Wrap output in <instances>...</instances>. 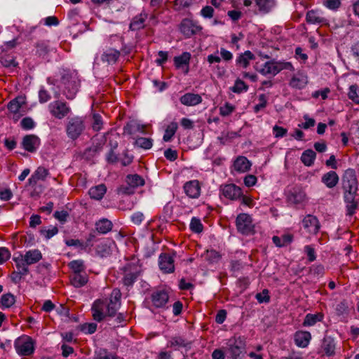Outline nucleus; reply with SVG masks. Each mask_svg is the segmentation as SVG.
<instances>
[{"label":"nucleus","mask_w":359,"mask_h":359,"mask_svg":"<svg viewBox=\"0 0 359 359\" xmlns=\"http://www.w3.org/2000/svg\"><path fill=\"white\" fill-rule=\"evenodd\" d=\"M41 234L43 235L46 239H50L58 233V228L57 226H53L49 229H41Z\"/></svg>","instance_id":"680f3d73"},{"label":"nucleus","mask_w":359,"mask_h":359,"mask_svg":"<svg viewBox=\"0 0 359 359\" xmlns=\"http://www.w3.org/2000/svg\"><path fill=\"white\" fill-rule=\"evenodd\" d=\"M1 65L5 67H15L18 63L15 61L13 56L6 55L2 56L0 59Z\"/></svg>","instance_id":"8fccbe9b"},{"label":"nucleus","mask_w":359,"mask_h":359,"mask_svg":"<svg viewBox=\"0 0 359 359\" xmlns=\"http://www.w3.org/2000/svg\"><path fill=\"white\" fill-rule=\"evenodd\" d=\"M304 252L306 253L308 260L311 262L316 260V252L314 248L311 245H306L304 247Z\"/></svg>","instance_id":"338daca9"},{"label":"nucleus","mask_w":359,"mask_h":359,"mask_svg":"<svg viewBox=\"0 0 359 359\" xmlns=\"http://www.w3.org/2000/svg\"><path fill=\"white\" fill-rule=\"evenodd\" d=\"M13 260L15 262L17 271H19L21 274H24L25 276L29 273V265L22 258V255H20L18 257L13 258Z\"/></svg>","instance_id":"58836bf2"},{"label":"nucleus","mask_w":359,"mask_h":359,"mask_svg":"<svg viewBox=\"0 0 359 359\" xmlns=\"http://www.w3.org/2000/svg\"><path fill=\"white\" fill-rule=\"evenodd\" d=\"M306 21L309 24H322L325 20L318 10H310L306 13Z\"/></svg>","instance_id":"2f4dec72"},{"label":"nucleus","mask_w":359,"mask_h":359,"mask_svg":"<svg viewBox=\"0 0 359 359\" xmlns=\"http://www.w3.org/2000/svg\"><path fill=\"white\" fill-rule=\"evenodd\" d=\"M293 240V235L290 233H285L280 237L274 236L272 238L273 243L279 248L286 246L292 243Z\"/></svg>","instance_id":"f704fd0d"},{"label":"nucleus","mask_w":359,"mask_h":359,"mask_svg":"<svg viewBox=\"0 0 359 359\" xmlns=\"http://www.w3.org/2000/svg\"><path fill=\"white\" fill-rule=\"evenodd\" d=\"M316 154L312 149L305 150L301 156V161L306 166H311L314 163Z\"/></svg>","instance_id":"c9c22d12"},{"label":"nucleus","mask_w":359,"mask_h":359,"mask_svg":"<svg viewBox=\"0 0 359 359\" xmlns=\"http://www.w3.org/2000/svg\"><path fill=\"white\" fill-rule=\"evenodd\" d=\"M255 59V55L251 51L246 50L236 58V62L237 65L246 68L250 65V61Z\"/></svg>","instance_id":"c756f323"},{"label":"nucleus","mask_w":359,"mask_h":359,"mask_svg":"<svg viewBox=\"0 0 359 359\" xmlns=\"http://www.w3.org/2000/svg\"><path fill=\"white\" fill-rule=\"evenodd\" d=\"M190 343L187 342L184 338L182 337H172L168 343V347H173L175 346L180 347H186L189 345Z\"/></svg>","instance_id":"de8ad7c7"},{"label":"nucleus","mask_w":359,"mask_h":359,"mask_svg":"<svg viewBox=\"0 0 359 359\" xmlns=\"http://www.w3.org/2000/svg\"><path fill=\"white\" fill-rule=\"evenodd\" d=\"M343 190L344 201L346 205V215L352 216L358 207V188H341Z\"/></svg>","instance_id":"39448f33"},{"label":"nucleus","mask_w":359,"mask_h":359,"mask_svg":"<svg viewBox=\"0 0 359 359\" xmlns=\"http://www.w3.org/2000/svg\"><path fill=\"white\" fill-rule=\"evenodd\" d=\"M93 129L95 131H99L102 127V120L100 115L95 114L93 116Z\"/></svg>","instance_id":"052dcab7"},{"label":"nucleus","mask_w":359,"mask_h":359,"mask_svg":"<svg viewBox=\"0 0 359 359\" xmlns=\"http://www.w3.org/2000/svg\"><path fill=\"white\" fill-rule=\"evenodd\" d=\"M283 69H293V66L290 62H280L275 60L266 62L260 73L263 75L273 74L276 75Z\"/></svg>","instance_id":"6e6552de"},{"label":"nucleus","mask_w":359,"mask_h":359,"mask_svg":"<svg viewBox=\"0 0 359 359\" xmlns=\"http://www.w3.org/2000/svg\"><path fill=\"white\" fill-rule=\"evenodd\" d=\"M226 353L231 359L242 358L246 353V341L244 337L234 335L226 343Z\"/></svg>","instance_id":"7ed1b4c3"},{"label":"nucleus","mask_w":359,"mask_h":359,"mask_svg":"<svg viewBox=\"0 0 359 359\" xmlns=\"http://www.w3.org/2000/svg\"><path fill=\"white\" fill-rule=\"evenodd\" d=\"M72 75L69 71L63 70L60 72V82L67 86L70 85Z\"/></svg>","instance_id":"0e129e2a"},{"label":"nucleus","mask_w":359,"mask_h":359,"mask_svg":"<svg viewBox=\"0 0 359 359\" xmlns=\"http://www.w3.org/2000/svg\"><path fill=\"white\" fill-rule=\"evenodd\" d=\"M147 18V15L145 13H140L135 16L130 24V29L133 31H137L144 28Z\"/></svg>","instance_id":"cd10ccee"},{"label":"nucleus","mask_w":359,"mask_h":359,"mask_svg":"<svg viewBox=\"0 0 359 359\" xmlns=\"http://www.w3.org/2000/svg\"><path fill=\"white\" fill-rule=\"evenodd\" d=\"M48 175V170L43 167H39L34 173V175L39 180H44Z\"/></svg>","instance_id":"69168bd1"},{"label":"nucleus","mask_w":359,"mask_h":359,"mask_svg":"<svg viewBox=\"0 0 359 359\" xmlns=\"http://www.w3.org/2000/svg\"><path fill=\"white\" fill-rule=\"evenodd\" d=\"M36 55L39 57H44L49 52V45L47 41H39L35 44Z\"/></svg>","instance_id":"4c0bfd02"},{"label":"nucleus","mask_w":359,"mask_h":359,"mask_svg":"<svg viewBox=\"0 0 359 359\" xmlns=\"http://www.w3.org/2000/svg\"><path fill=\"white\" fill-rule=\"evenodd\" d=\"M358 181L354 169H346L341 177V188H358Z\"/></svg>","instance_id":"9b49d317"},{"label":"nucleus","mask_w":359,"mask_h":359,"mask_svg":"<svg viewBox=\"0 0 359 359\" xmlns=\"http://www.w3.org/2000/svg\"><path fill=\"white\" fill-rule=\"evenodd\" d=\"M259 303H269L270 302L269 292L267 289H264L262 292H259L255 296Z\"/></svg>","instance_id":"864d4df0"},{"label":"nucleus","mask_w":359,"mask_h":359,"mask_svg":"<svg viewBox=\"0 0 359 359\" xmlns=\"http://www.w3.org/2000/svg\"><path fill=\"white\" fill-rule=\"evenodd\" d=\"M222 195L230 200H237L242 196L241 189L234 184H228L221 186Z\"/></svg>","instance_id":"4468645a"},{"label":"nucleus","mask_w":359,"mask_h":359,"mask_svg":"<svg viewBox=\"0 0 359 359\" xmlns=\"http://www.w3.org/2000/svg\"><path fill=\"white\" fill-rule=\"evenodd\" d=\"M323 317L324 315L322 313H308L306 315L302 325L304 327L313 326L318 322H321L323 320Z\"/></svg>","instance_id":"473e14b6"},{"label":"nucleus","mask_w":359,"mask_h":359,"mask_svg":"<svg viewBox=\"0 0 359 359\" xmlns=\"http://www.w3.org/2000/svg\"><path fill=\"white\" fill-rule=\"evenodd\" d=\"M20 126L25 130H30L34 127L35 123L32 118L25 117L22 119Z\"/></svg>","instance_id":"e2e57ef3"},{"label":"nucleus","mask_w":359,"mask_h":359,"mask_svg":"<svg viewBox=\"0 0 359 359\" xmlns=\"http://www.w3.org/2000/svg\"><path fill=\"white\" fill-rule=\"evenodd\" d=\"M339 177L337 173L334 170H330L321 177V182L329 189H333L339 183Z\"/></svg>","instance_id":"5701e85b"},{"label":"nucleus","mask_w":359,"mask_h":359,"mask_svg":"<svg viewBox=\"0 0 359 359\" xmlns=\"http://www.w3.org/2000/svg\"><path fill=\"white\" fill-rule=\"evenodd\" d=\"M118 356L108 352L107 350L100 351L99 353H97L94 359H118Z\"/></svg>","instance_id":"6e6d98bb"},{"label":"nucleus","mask_w":359,"mask_h":359,"mask_svg":"<svg viewBox=\"0 0 359 359\" xmlns=\"http://www.w3.org/2000/svg\"><path fill=\"white\" fill-rule=\"evenodd\" d=\"M88 281V276L86 272L81 273H72L70 275L71 284L75 287H81Z\"/></svg>","instance_id":"a878e982"},{"label":"nucleus","mask_w":359,"mask_h":359,"mask_svg":"<svg viewBox=\"0 0 359 359\" xmlns=\"http://www.w3.org/2000/svg\"><path fill=\"white\" fill-rule=\"evenodd\" d=\"M259 11L263 13H268L273 6L272 0H255Z\"/></svg>","instance_id":"c03bdc74"},{"label":"nucleus","mask_w":359,"mask_h":359,"mask_svg":"<svg viewBox=\"0 0 359 359\" xmlns=\"http://www.w3.org/2000/svg\"><path fill=\"white\" fill-rule=\"evenodd\" d=\"M23 104H25L23 98L22 97H17L11 100L7 105V108L9 112L13 114L12 118L15 121H18L22 116V114H20V109Z\"/></svg>","instance_id":"f3484780"},{"label":"nucleus","mask_w":359,"mask_h":359,"mask_svg":"<svg viewBox=\"0 0 359 359\" xmlns=\"http://www.w3.org/2000/svg\"><path fill=\"white\" fill-rule=\"evenodd\" d=\"M160 269L164 273H172L175 271L173 256L168 253H161L158 258Z\"/></svg>","instance_id":"f8f14e48"},{"label":"nucleus","mask_w":359,"mask_h":359,"mask_svg":"<svg viewBox=\"0 0 359 359\" xmlns=\"http://www.w3.org/2000/svg\"><path fill=\"white\" fill-rule=\"evenodd\" d=\"M120 55V51L114 48H109L103 52L101 55V60L108 65H113L118 61Z\"/></svg>","instance_id":"4be33fe9"},{"label":"nucleus","mask_w":359,"mask_h":359,"mask_svg":"<svg viewBox=\"0 0 359 359\" xmlns=\"http://www.w3.org/2000/svg\"><path fill=\"white\" fill-rule=\"evenodd\" d=\"M259 103L254 107V111L255 113L259 112L261 109L265 108L267 104V97L264 94L259 95Z\"/></svg>","instance_id":"5fc2aeb1"},{"label":"nucleus","mask_w":359,"mask_h":359,"mask_svg":"<svg viewBox=\"0 0 359 359\" xmlns=\"http://www.w3.org/2000/svg\"><path fill=\"white\" fill-rule=\"evenodd\" d=\"M311 339V334L308 331H297L294 335L295 344L302 348L306 347Z\"/></svg>","instance_id":"412c9836"},{"label":"nucleus","mask_w":359,"mask_h":359,"mask_svg":"<svg viewBox=\"0 0 359 359\" xmlns=\"http://www.w3.org/2000/svg\"><path fill=\"white\" fill-rule=\"evenodd\" d=\"M302 224L307 232L313 235L317 234L320 228V224L318 218L312 215H307L303 219Z\"/></svg>","instance_id":"ddd939ff"},{"label":"nucleus","mask_w":359,"mask_h":359,"mask_svg":"<svg viewBox=\"0 0 359 359\" xmlns=\"http://www.w3.org/2000/svg\"><path fill=\"white\" fill-rule=\"evenodd\" d=\"M15 296L10 292L3 294L0 299L1 305L6 308H10L15 304Z\"/></svg>","instance_id":"a18cd8bd"},{"label":"nucleus","mask_w":359,"mask_h":359,"mask_svg":"<svg viewBox=\"0 0 359 359\" xmlns=\"http://www.w3.org/2000/svg\"><path fill=\"white\" fill-rule=\"evenodd\" d=\"M21 144L26 151L34 153L40 144V139L35 135H27L22 138Z\"/></svg>","instance_id":"a211bd4d"},{"label":"nucleus","mask_w":359,"mask_h":359,"mask_svg":"<svg viewBox=\"0 0 359 359\" xmlns=\"http://www.w3.org/2000/svg\"><path fill=\"white\" fill-rule=\"evenodd\" d=\"M191 59V54L189 52H184L182 55L174 57L175 65L180 68L182 65H188Z\"/></svg>","instance_id":"a19ab883"},{"label":"nucleus","mask_w":359,"mask_h":359,"mask_svg":"<svg viewBox=\"0 0 359 359\" xmlns=\"http://www.w3.org/2000/svg\"><path fill=\"white\" fill-rule=\"evenodd\" d=\"M248 89V86L240 79L236 80L234 86L231 88V90L236 93H241L243 91H247Z\"/></svg>","instance_id":"09e8293b"},{"label":"nucleus","mask_w":359,"mask_h":359,"mask_svg":"<svg viewBox=\"0 0 359 359\" xmlns=\"http://www.w3.org/2000/svg\"><path fill=\"white\" fill-rule=\"evenodd\" d=\"M121 295L120 290L115 288L108 299L95 301L91 309L93 319L101 322L106 317H114L121 306Z\"/></svg>","instance_id":"f257e3e1"},{"label":"nucleus","mask_w":359,"mask_h":359,"mask_svg":"<svg viewBox=\"0 0 359 359\" xmlns=\"http://www.w3.org/2000/svg\"><path fill=\"white\" fill-rule=\"evenodd\" d=\"M107 191V187L104 184L93 187L89 189L88 194L90 198L95 200H100L103 198Z\"/></svg>","instance_id":"72a5a7b5"},{"label":"nucleus","mask_w":359,"mask_h":359,"mask_svg":"<svg viewBox=\"0 0 359 359\" xmlns=\"http://www.w3.org/2000/svg\"><path fill=\"white\" fill-rule=\"evenodd\" d=\"M234 110V106H233L229 102H226L224 106L219 108V114L222 116H226L230 115Z\"/></svg>","instance_id":"4d7b16f0"},{"label":"nucleus","mask_w":359,"mask_h":359,"mask_svg":"<svg viewBox=\"0 0 359 359\" xmlns=\"http://www.w3.org/2000/svg\"><path fill=\"white\" fill-rule=\"evenodd\" d=\"M22 258L28 265H32L37 263L42 259V254L40 250L35 249L26 252V253L22 255Z\"/></svg>","instance_id":"bb28decb"},{"label":"nucleus","mask_w":359,"mask_h":359,"mask_svg":"<svg viewBox=\"0 0 359 359\" xmlns=\"http://www.w3.org/2000/svg\"><path fill=\"white\" fill-rule=\"evenodd\" d=\"M48 108L52 116L58 119H62L71 112V109L67 102L61 100L51 102Z\"/></svg>","instance_id":"1a4fd4ad"},{"label":"nucleus","mask_w":359,"mask_h":359,"mask_svg":"<svg viewBox=\"0 0 359 359\" xmlns=\"http://www.w3.org/2000/svg\"><path fill=\"white\" fill-rule=\"evenodd\" d=\"M68 266L72 271V273H81L86 272L84 262L81 259H76L70 262L68 264Z\"/></svg>","instance_id":"e433bc0d"},{"label":"nucleus","mask_w":359,"mask_h":359,"mask_svg":"<svg viewBox=\"0 0 359 359\" xmlns=\"http://www.w3.org/2000/svg\"><path fill=\"white\" fill-rule=\"evenodd\" d=\"M273 134L276 137H283L286 135L287 130L286 128H284L281 126H278L276 125L273 128Z\"/></svg>","instance_id":"774afa93"},{"label":"nucleus","mask_w":359,"mask_h":359,"mask_svg":"<svg viewBox=\"0 0 359 359\" xmlns=\"http://www.w3.org/2000/svg\"><path fill=\"white\" fill-rule=\"evenodd\" d=\"M126 181L128 185L132 187H137L144 184V179L137 174L128 175Z\"/></svg>","instance_id":"37998d69"},{"label":"nucleus","mask_w":359,"mask_h":359,"mask_svg":"<svg viewBox=\"0 0 359 359\" xmlns=\"http://www.w3.org/2000/svg\"><path fill=\"white\" fill-rule=\"evenodd\" d=\"M323 4L327 8L336 11L341 6V0H325Z\"/></svg>","instance_id":"13d9d810"},{"label":"nucleus","mask_w":359,"mask_h":359,"mask_svg":"<svg viewBox=\"0 0 359 359\" xmlns=\"http://www.w3.org/2000/svg\"><path fill=\"white\" fill-rule=\"evenodd\" d=\"M147 126L142 125L136 121L132 120L128 122L123 127V133L128 135H133L137 133H141L144 134L148 133Z\"/></svg>","instance_id":"6ab92c4d"},{"label":"nucleus","mask_w":359,"mask_h":359,"mask_svg":"<svg viewBox=\"0 0 359 359\" xmlns=\"http://www.w3.org/2000/svg\"><path fill=\"white\" fill-rule=\"evenodd\" d=\"M236 224L238 232L243 235H250L255 233V226L251 217L245 213H241L237 216Z\"/></svg>","instance_id":"0eeeda50"},{"label":"nucleus","mask_w":359,"mask_h":359,"mask_svg":"<svg viewBox=\"0 0 359 359\" xmlns=\"http://www.w3.org/2000/svg\"><path fill=\"white\" fill-rule=\"evenodd\" d=\"M307 83V78L303 75L294 76L290 82V85L292 88L297 89L303 88Z\"/></svg>","instance_id":"ea45409f"},{"label":"nucleus","mask_w":359,"mask_h":359,"mask_svg":"<svg viewBox=\"0 0 359 359\" xmlns=\"http://www.w3.org/2000/svg\"><path fill=\"white\" fill-rule=\"evenodd\" d=\"M306 199L305 192L299 187H294L287 194V200L291 204H300Z\"/></svg>","instance_id":"dca6fc26"},{"label":"nucleus","mask_w":359,"mask_h":359,"mask_svg":"<svg viewBox=\"0 0 359 359\" xmlns=\"http://www.w3.org/2000/svg\"><path fill=\"white\" fill-rule=\"evenodd\" d=\"M113 227L112 222L105 218L101 219L96 222L95 229L96 231L102 234L107 233L111 231Z\"/></svg>","instance_id":"7c9ffc66"},{"label":"nucleus","mask_w":359,"mask_h":359,"mask_svg":"<svg viewBox=\"0 0 359 359\" xmlns=\"http://www.w3.org/2000/svg\"><path fill=\"white\" fill-rule=\"evenodd\" d=\"M348 97L355 104H359V88L358 85L353 84L349 87Z\"/></svg>","instance_id":"49530a36"},{"label":"nucleus","mask_w":359,"mask_h":359,"mask_svg":"<svg viewBox=\"0 0 359 359\" xmlns=\"http://www.w3.org/2000/svg\"><path fill=\"white\" fill-rule=\"evenodd\" d=\"M178 128L177 123L176 122H171L166 128L163 140L165 142H170L172 137L175 135Z\"/></svg>","instance_id":"79ce46f5"},{"label":"nucleus","mask_w":359,"mask_h":359,"mask_svg":"<svg viewBox=\"0 0 359 359\" xmlns=\"http://www.w3.org/2000/svg\"><path fill=\"white\" fill-rule=\"evenodd\" d=\"M86 128L85 118L75 116L67 118L65 130L67 137L72 140H77Z\"/></svg>","instance_id":"20e7f679"},{"label":"nucleus","mask_w":359,"mask_h":359,"mask_svg":"<svg viewBox=\"0 0 359 359\" xmlns=\"http://www.w3.org/2000/svg\"><path fill=\"white\" fill-rule=\"evenodd\" d=\"M189 227L191 231L196 233L202 232L203 229V226L201 220L196 217L191 219Z\"/></svg>","instance_id":"3c124183"},{"label":"nucleus","mask_w":359,"mask_h":359,"mask_svg":"<svg viewBox=\"0 0 359 359\" xmlns=\"http://www.w3.org/2000/svg\"><path fill=\"white\" fill-rule=\"evenodd\" d=\"M135 144L144 149H149L152 147V140L147 137H139L136 140Z\"/></svg>","instance_id":"603ef678"},{"label":"nucleus","mask_w":359,"mask_h":359,"mask_svg":"<svg viewBox=\"0 0 359 359\" xmlns=\"http://www.w3.org/2000/svg\"><path fill=\"white\" fill-rule=\"evenodd\" d=\"M151 299L156 308H164L168 302L169 295L164 290H156L152 293Z\"/></svg>","instance_id":"2eb2a0df"},{"label":"nucleus","mask_w":359,"mask_h":359,"mask_svg":"<svg viewBox=\"0 0 359 359\" xmlns=\"http://www.w3.org/2000/svg\"><path fill=\"white\" fill-rule=\"evenodd\" d=\"M187 196L191 198H197L201 194V185L198 180H191L184 185Z\"/></svg>","instance_id":"aec40b11"},{"label":"nucleus","mask_w":359,"mask_h":359,"mask_svg":"<svg viewBox=\"0 0 359 359\" xmlns=\"http://www.w3.org/2000/svg\"><path fill=\"white\" fill-rule=\"evenodd\" d=\"M127 263L123 271L122 283L126 287H132L142 273V266L140 259L135 255L127 258Z\"/></svg>","instance_id":"f03ea898"},{"label":"nucleus","mask_w":359,"mask_h":359,"mask_svg":"<svg viewBox=\"0 0 359 359\" xmlns=\"http://www.w3.org/2000/svg\"><path fill=\"white\" fill-rule=\"evenodd\" d=\"M322 348L327 356L334 355L335 353V343L331 337H325L323 340Z\"/></svg>","instance_id":"c85d7f7f"},{"label":"nucleus","mask_w":359,"mask_h":359,"mask_svg":"<svg viewBox=\"0 0 359 359\" xmlns=\"http://www.w3.org/2000/svg\"><path fill=\"white\" fill-rule=\"evenodd\" d=\"M251 163L245 156H238L233 163L234 170L238 172H245L250 170Z\"/></svg>","instance_id":"393cba45"},{"label":"nucleus","mask_w":359,"mask_h":359,"mask_svg":"<svg viewBox=\"0 0 359 359\" xmlns=\"http://www.w3.org/2000/svg\"><path fill=\"white\" fill-rule=\"evenodd\" d=\"M180 102L186 106H195L202 102V97L198 94L187 93L180 97Z\"/></svg>","instance_id":"b1692460"},{"label":"nucleus","mask_w":359,"mask_h":359,"mask_svg":"<svg viewBox=\"0 0 359 359\" xmlns=\"http://www.w3.org/2000/svg\"><path fill=\"white\" fill-rule=\"evenodd\" d=\"M202 29L200 25L189 19H184L180 25V30L187 38L197 34Z\"/></svg>","instance_id":"9d476101"},{"label":"nucleus","mask_w":359,"mask_h":359,"mask_svg":"<svg viewBox=\"0 0 359 359\" xmlns=\"http://www.w3.org/2000/svg\"><path fill=\"white\" fill-rule=\"evenodd\" d=\"M15 348L19 355L29 356L34 353V342L30 337L23 335L15 340Z\"/></svg>","instance_id":"423d86ee"},{"label":"nucleus","mask_w":359,"mask_h":359,"mask_svg":"<svg viewBox=\"0 0 359 359\" xmlns=\"http://www.w3.org/2000/svg\"><path fill=\"white\" fill-rule=\"evenodd\" d=\"M221 257L220 254L215 250H207L205 258L210 262H216Z\"/></svg>","instance_id":"bf43d9fd"}]
</instances>
